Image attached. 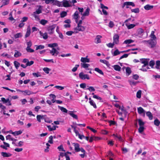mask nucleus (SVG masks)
I'll return each instance as SVG.
<instances>
[{"instance_id":"1","label":"nucleus","mask_w":160,"mask_h":160,"mask_svg":"<svg viewBox=\"0 0 160 160\" xmlns=\"http://www.w3.org/2000/svg\"><path fill=\"white\" fill-rule=\"evenodd\" d=\"M78 9L79 12L81 13V14L82 15H83V16H88L89 15V12L90 10L89 8H87L86 9L85 12L83 13H82V12H83L84 10L83 8H78Z\"/></svg>"},{"instance_id":"2","label":"nucleus","mask_w":160,"mask_h":160,"mask_svg":"<svg viewBox=\"0 0 160 160\" xmlns=\"http://www.w3.org/2000/svg\"><path fill=\"white\" fill-rule=\"evenodd\" d=\"M73 145L74 147V149L76 152H78L80 151L83 152V148L81 147L80 148L79 144L78 143H73Z\"/></svg>"},{"instance_id":"3","label":"nucleus","mask_w":160,"mask_h":160,"mask_svg":"<svg viewBox=\"0 0 160 160\" xmlns=\"http://www.w3.org/2000/svg\"><path fill=\"white\" fill-rule=\"evenodd\" d=\"M71 1L70 0H63L62 2V5L65 7H70L71 6Z\"/></svg>"},{"instance_id":"4","label":"nucleus","mask_w":160,"mask_h":160,"mask_svg":"<svg viewBox=\"0 0 160 160\" xmlns=\"http://www.w3.org/2000/svg\"><path fill=\"white\" fill-rule=\"evenodd\" d=\"M79 77L82 79H87L89 80L90 79V77L88 75V74H85L83 72H80L79 74Z\"/></svg>"},{"instance_id":"5","label":"nucleus","mask_w":160,"mask_h":160,"mask_svg":"<svg viewBox=\"0 0 160 160\" xmlns=\"http://www.w3.org/2000/svg\"><path fill=\"white\" fill-rule=\"evenodd\" d=\"M144 33V30L142 28L138 29L137 31L136 36L139 38H141Z\"/></svg>"},{"instance_id":"6","label":"nucleus","mask_w":160,"mask_h":160,"mask_svg":"<svg viewBox=\"0 0 160 160\" xmlns=\"http://www.w3.org/2000/svg\"><path fill=\"white\" fill-rule=\"evenodd\" d=\"M150 59L149 58H141L140 59V62L143 64L144 66L147 65H148V63Z\"/></svg>"},{"instance_id":"7","label":"nucleus","mask_w":160,"mask_h":160,"mask_svg":"<svg viewBox=\"0 0 160 160\" xmlns=\"http://www.w3.org/2000/svg\"><path fill=\"white\" fill-rule=\"evenodd\" d=\"M156 44V41H153L152 40H149L148 46L151 48H152L155 47Z\"/></svg>"},{"instance_id":"8","label":"nucleus","mask_w":160,"mask_h":160,"mask_svg":"<svg viewBox=\"0 0 160 160\" xmlns=\"http://www.w3.org/2000/svg\"><path fill=\"white\" fill-rule=\"evenodd\" d=\"M119 36L118 34H115L113 37V42L115 44H118L119 42Z\"/></svg>"},{"instance_id":"9","label":"nucleus","mask_w":160,"mask_h":160,"mask_svg":"<svg viewBox=\"0 0 160 160\" xmlns=\"http://www.w3.org/2000/svg\"><path fill=\"white\" fill-rule=\"evenodd\" d=\"M73 18L75 20L76 23H78V18L79 17V12L76 11L72 15Z\"/></svg>"},{"instance_id":"10","label":"nucleus","mask_w":160,"mask_h":160,"mask_svg":"<svg viewBox=\"0 0 160 160\" xmlns=\"http://www.w3.org/2000/svg\"><path fill=\"white\" fill-rule=\"evenodd\" d=\"M138 113L140 114H142L144 117L145 116V111L141 107H139L137 108Z\"/></svg>"},{"instance_id":"11","label":"nucleus","mask_w":160,"mask_h":160,"mask_svg":"<svg viewBox=\"0 0 160 160\" xmlns=\"http://www.w3.org/2000/svg\"><path fill=\"white\" fill-rule=\"evenodd\" d=\"M35 93H34L33 92L28 90H27L24 91L23 92V94L25 96L30 95L31 94H32Z\"/></svg>"},{"instance_id":"12","label":"nucleus","mask_w":160,"mask_h":160,"mask_svg":"<svg viewBox=\"0 0 160 160\" xmlns=\"http://www.w3.org/2000/svg\"><path fill=\"white\" fill-rule=\"evenodd\" d=\"M85 27L81 25H78L75 28V30L80 31H83L85 30Z\"/></svg>"},{"instance_id":"13","label":"nucleus","mask_w":160,"mask_h":160,"mask_svg":"<svg viewBox=\"0 0 160 160\" xmlns=\"http://www.w3.org/2000/svg\"><path fill=\"white\" fill-rule=\"evenodd\" d=\"M38 8L34 12L39 14L42 13V6L41 5H39L38 6Z\"/></svg>"},{"instance_id":"14","label":"nucleus","mask_w":160,"mask_h":160,"mask_svg":"<svg viewBox=\"0 0 160 160\" xmlns=\"http://www.w3.org/2000/svg\"><path fill=\"white\" fill-rule=\"evenodd\" d=\"M31 34V28L29 26L28 27L27 30V32L25 35V37L27 38Z\"/></svg>"},{"instance_id":"15","label":"nucleus","mask_w":160,"mask_h":160,"mask_svg":"<svg viewBox=\"0 0 160 160\" xmlns=\"http://www.w3.org/2000/svg\"><path fill=\"white\" fill-rule=\"evenodd\" d=\"M81 61L82 63H86V62H90V59L89 58H88V56L86 57L83 58L82 57L81 59Z\"/></svg>"},{"instance_id":"16","label":"nucleus","mask_w":160,"mask_h":160,"mask_svg":"<svg viewBox=\"0 0 160 160\" xmlns=\"http://www.w3.org/2000/svg\"><path fill=\"white\" fill-rule=\"evenodd\" d=\"M125 6H132V7H134L135 5L133 2H126L123 3L122 7L123 8Z\"/></svg>"},{"instance_id":"17","label":"nucleus","mask_w":160,"mask_h":160,"mask_svg":"<svg viewBox=\"0 0 160 160\" xmlns=\"http://www.w3.org/2000/svg\"><path fill=\"white\" fill-rule=\"evenodd\" d=\"M1 155L4 157H9L12 156V154L10 153L2 152H1Z\"/></svg>"},{"instance_id":"18","label":"nucleus","mask_w":160,"mask_h":160,"mask_svg":"<svg viewBox=\"0 0 160 160\" xmlns=\"http://www.w3.org/2000/svg\"><path fill=\"white\" fill-rule=\"evenodd\" d=\"M153 7L154 6L153 5L147 4L144 6V8L146 10H149L152 9Z\"/></svg>"},{"instance_id":"19","label":"nucleus","mask_w":160,"mask_h":160,"mask_svg":"<svg viewBox=\"0 0 160 160\" xmlns=\"http://www.w3.org/2000/svg\"><path fill=\"white\" fill-rule=\"evenodd\" d=\"M3 143L4 144V145H0V147L5 149L6 150H7V147H9L10 146L9 144L7 143H6L5 142H3Z\"/></svg>"},{"instance_id":"20","label":"nucleus","mask_w":160,"mask_h":160,"mask_svg":"<svg viewBox=\"0 0 160 160\" xmlns=\"http://www.w3.org/2000/svg\"><path fill=\"white\" fill-rule=\"evenodd\" d=\"M32 15L35 18V20L36 21H39L40 20V19L39 18V16L38 15V14H37L34 12H33Z\"/></svg>"},{"instance_id":"21","label":"nucleus","mask_w":160,"mask_h":160,"mask_svg":"<svg viewBox=\"0 0 160 160\" xmlns=\"http://www.w3.org/2000/svg\"><path fill=\"white\" fill-rule=\"evenodd\" d=\"M40 35L44 39H46L48 38V36L47 33L46 32H45L44 33L40 31L39 32Z\"/></svg>"},{"instance_id":"22","label":"nucleus","mask_w":160,"mask_h":160,"mask_svg":"<svg viewBox=\"0 0 160 160\" xmlns=\"http://www.w3.org/2000/svg\"><path fill=\"white\" fill-rule=\"evenodd\" d=\"M53 4L59 7L62 6V2H60L57 0H54Z\"/></svg>"},{"instance_id":"23","label":"nucleus","mask_w":160,"mask_h":160,"mask_svg":"<svg viewBox=\"0 0 160 160\" xmlns=\"http://www.w3.org/2000/svg\"><path fill=\"white\" fill-rule=\"evenodd\" d=\"M149 68H150L148 66V65H146L144 67V65H142V68L140 69V70L143 72H146L147 71L148 69Z\"/></svg>"},{"instance_id":"24","label":"nucleus","mask_w":160,"mask_h":160,"mask_svg":"<svg viewBox=\"0 0 160 160\" xmlns=\"http://www.w3.org/2000/svg\"><path fill=\"white\" fill-rule=\"evenodd\" d=\"M125 25L126 26L128 29H131L133 28L136 26L134 24H128L127 23L125 24Z\"/></svg>"},{"instance_id":"25","label":"nucleus","mask_w":160,"mask_h":160,"mask_svg":"<svg viewBox=\"0 0 160 160\" xmlns=\"http://www.w3.org/2000/svg\"><path fill=\"white\" fill-rule=\"evenodd\" d=\"M155 33V32L154 31H152L151 32V34L150 35V37L151 38V40H155L156 39V37L155 36V35L154 34Z\"/></svg>"},{"instance_id":"26","label":"nucleus","mask_w":160,"mask_h":160,"mask_svg":"<svg viewBox=\"0 0 160 160\" xmlns=\"http://www.w3.org/2000/svg\"><path fill=\"white\" fill-rule=\"evenodd\" d=\"M146 115L148 117L150 120H152L153 118V116L152 113L149 111L146 112Z\"/></svg>"},{"instance_id":"27","label":"nucleus","mask_w":160,"mask_h":160,"mask_svg":"<svg viewBox=\"0 0 160 160\" xmlns=\"http://www.w3.org/2000/svg\"><path fill=\"white\" fill-rule=\"evenodd\" d=\"M102 38V37L101 36L99 35H97L95 38V40L96 41V43H98L101 42V38Z\"/></svg>"},{"instance_id":"28","label":"nucleus","mask_w":160,"mask_h":160,"mask_svg":"<svg viewBox=\"0 0 160 160\" xmlns=\"http://www.w3.org/2000/svg\"><path fill=\"white\" fill-rule=\"evenodd\" d=\"M9 16L10 17L8 19L9 20L12 22V23H14L16 22V20L13 17H12V12H11V13L9 14Z\"/></svg>"},{"instance_id":"29","label":"nucleus","mask_w":160,"mask_h":160,"mask_svg":"<svg viewBox=\"0 0 160 160\" xmlns=\"http://www.w3.org/2000/svg\"><path fill=\"white\" fill-rule=\"evenodd\" d=\"M22 53L17 50H15V52L14 54V57L15 58H18L21 56Z\"/></svg>"},{"instance_id":"30","label":"nucleus","mask_w":160,"mask_h":160,"mask_svg":"<svg viewBox=\"0 0 160 160\" xmlns=\"http://www.w3.org/2000/svg\"><path fill=\"white\" fill-rule=\"evenodd\" d=\"M134 42V41L132 39H127L126 40L123 42V44H128L130 43H132Z\"/></svg>"},{"instance_id":"31","label":"nucleus","mask_w":160,"mask_h":160,"mask_svg":"<svg viewBox=\"0 0 160 160\" xmlns=\"http://www.w3.org/2000/svg\"><path fill=\"white\" fill-rule=\"evenodd\" d=\"M81 65L82 68H88L90 66V64L88 63H81Z\"/></svg>"},{"instance_id":"32","label":"nucleus","mask_w":160,"mask_h":160,"mask_svg":"<svg viewBox=\"0 0 160 160\" xmlns=\"http://www.w3.org/2000/svg\"><path fill=\"white\" fill-rule=\"evenodd\" d=\"M155 68L157 69H160V61L158 60L156 61Z\"/></svg>"},{"instance_id":"33","label":"nucleus","mask_w":160,"mask_h":160,"mask_svg":"<svg viewBox=\"0 0 160 160\" xmlns=\"http://www.w3.org/2000/svg\"><path fill=\"white\" fill-rule=\"evenodd\" d=\"M94 70L101 75H104V73L103 72L98 68H95Z\"/></svg>"},{"instance_id":"34","label":"nucleus","mask_w":160,"mask_h":160,"mask_svg":"<svg viewBox=\"0 0 160 160\" xmlns=\"http://www.w3.org/2000/svg\"><path fill=\"white\" fill-rule=\"evenodd\" d=\"M58 46V44L56 43L49 44L48 45V47L52 48H54L55 47H57Z\"/></svg>"},{"instance_id":"35","label":"nucleus","mask_w":160,"mask_h":160,"mask_svg":"<svg viewBox=\"0 0 160 160\" xmlns=\"http://www.w3.org/2000/svg\"><path fill=\"white\" fill-rule=\"evenodd\" d=\"M113 67L114 69L116 71H120L121 70V68L118 65H114Z\"/></svg>"},{"instance_id":"36","label":"nucleus","mask_w":160,"mask_h":160,"mask_svg":"<svg viewBox=\"0 0 160 160\" xmlns=\"http://www.w3.org/2000/svg\"><path fill=\"white\" fill-rule=\"evenodd\" d=\"M22 133V131L21 130H19L18 131H16L14 132H13V135L14 136H16Z\"/></svg>"},{"instance_id":"37","label":"nucleus","mask_w":160,"mask_h":160,"mask_svg":"<svg viewBox=\"0 0 160 160\" xmlns=\"http://www.w3.org/2000/svg\"><path fill=\"white\" fill-rule=\"evenodd\" d=\"M120 53H121V52H119L118 49H117L113 53H112V54L113 56H115L119 54Z\"/></svg>"},{"instance_id":"38","label":"nucleus","mask_w":160,"mask_h":160,"mask_svg":"<svg viewBox=\"0 0 160 160\" xmlns=\"http://www.w3.org/2000/svg\"><path fill=\"white\" fill-rule=\"evenodd\" d=\"M44 118V116L43 115H38L37 116V120L39 122H41V119H43Z\"/></svg>"},{"instance_id":"39","label":"nucleus","mask_w":160,"mask_h":160,"mask_svg":"<svg viewBox=\"0 0 160 160\" xmlns=\"http://www.w3.org/2000/svg\"><path fill=\"white\" fill-rule=\"evenodd\" d=\"M112 136L115 137L116 138L118 139L119 141H122V139L120 136L115 134H113Z\"/></svg>"},{"instance_id":"40","label":"nucleus","mask_w":160,"mask_h":160,"mask_svg":"<svg viewBox=\"0 0 160 160\" xmlns=\"http://www.w3.org/2000/svg\"><path fill=\"white\" fill-rule=\"evenodd\" d=\"M59 108L63 112L67 113L68 110L60 106H58Z\"/></svg>"},{"instance_id":"41","label":"nucleus","mask_w":160,"mask_h":160,"mask_svg":"<svg viewBox=\"0 0 160 160\" xmlns=\"http://www.w3.org/2000/svg\"><path fill=\"white\" fill-rule=\"evenodd\" d=\"M48 22V21L47 20L43 19H42L40 22V23L43 25H45Z\"/></svg>"},{"instance_id":"42","label":"nucleus","mask_w":160,"mask_h":160,"mask_svg":"<svg viewBox=\"0 0 160 160\" xmlns=\"http://www.w3.org/2000/svg\"><path fill=\"white\" fill-rule=\"evenodd\" d=\"M56 49L54 48H52V50L50 51V53L52 55L54 56L55 54V52Z\"/></svg>"},{"instance_id":"43","label":"nucleus","mask_w":160,"mask_h":160,"mask_svg":"<svg viewBox=\"0 0 160 160\" xmlns=\"http://www.w3.org/2000/svg\"><path fill=\"white\" fill-rule=\"evenodd\" d=\"M148 64L149 66L152 68L155 65V62L154 60H151L149 62Z\"/></svg>"},{"instance_id":"44","label":"nucleus","mask_w":160,"mask_h":160,"mask_svg":"<svg viewBox=\"0 0 160 160\" xmlns=\"http://www.w3.org/2000/svg\"><path fill=\"white\" fill-rule=\"evenodd\" d=\"M9 0H2L1 2V3L3 5H7L9 3Z\"/></svg>"},{"instance_id":"45","label":"nucleus","mask_w":160,"mask_h":160,"mask_svg":"<svg viewBox=\"0 0 160 160\" xmlns=\"http://www.w3.org/2000/svg\"><path fill=\"white\" fill-rule=\"evenodd\" d=\"M142 92L140 90H138L137 92V97L138 98H140L141 97Z\"/></svg>"},{"instance_id":"46","label":"nucleus","mask_w":160,"mask_h":160,"mask_svg":"<svg viewBox=\"0 0 160 160\" xmlns=\"http://www.w3.org/2000/svg\"><path fill=\"white\" fill-rule=\"evenodd\" d=\"M138 121L140 127L143 126L144 124V122H143L142 120L139 119L138 120Z\"/></svg>"},{"instance_id":"47","label":"nucleus","mask_w":160,"mask_h":160,"mask_svg":"<svg viewBox=\"0 0 160 160\" xmlns=\"http://www.w3.org/2000/svg\"><path fill=\"white\" fill-rule=\"evenodd\" d=\"M154 123L155 125L158 126L160 124V122L158 119H156L155 120Z\"/></svg>"},{"instance_id":"48","label":"nucleus","mask_w":160,"mask_h":160,"mask_svg":"<svg viewBox=\"0 0 160 160\" xmlns=\"http://www.w3.org/2000/svg\"><path fill=\"white\" fill-rule=\"evenodd\" d=\"M126 72L128 75H129L131 73V69L129 67L127 68L126 69Z\"/></svg>"},{"instance_id":"49","label":"nucleus","mask_w":160,"mask_h":160,"mask_svg":"<svg viewBox=\"0 0 160 160\" xmlns=\"http://www.w3.org/2000/svg\"><path fill=\"white\" fill-rule=\"evenodd\" d=\"M45 3L46 4L53 3L54 0H44Z\"/></svg>"},{"instance_id":"50","label":"nucleus","mask_w":160,"mask_h":160,"mask_svg":"<svg viewBox=\"0 0 160 160\" xmlns=\"http://www.w3.org/2000/svg\"><path fill=\"white\" fill-rule=\"evenodd\" d=\"M100 62L105 64L107 66L109 64L108 62L106 60L101 59L100 60Z\"/></svg>"},{"instance_id":"51","label":"nucleus","mask_w":160,"mask_h":160,"mask_svg":"<svg viewBox=\"0 0 160 160\" xmlns=\"http://www.w3.org/2000/svg\"><path fill=\"white\" fill-rule=\"evenodd\" d=\"M69 114L73 118H75L76 119L78 118L77 116L73 113L72 112H70L69 113Z\"/></svg>"},{"instance_id":"52","label":"nucleus","mask_w":160,"mask_h":160,"mask_svg":"<svg viewBox=\"0 0 160 160\" xmlns=\"http://www.w3.org/2000/svg\"><path fill=\"white\" fill-rule=\"evenodd\" d=\"M36 50H38V49H43L44 48V46L43 45H40L37 46L36 45Z\"/></svg>"},{"instance_id":"53","label":"nucleus","mask_w":160,"mask_h":160,"mask_svg":"<svg viewBox=\"0 0 160 160\" xmlns=\"http://www.w3.org/2000/svg\"><path fill=\"white\" fill-rule=\"evenodd\" d=\"M53 137L52 136H50L49 137V140L48 141V142L50 144H52Z\"/></svg>"},{"instance_id":"54","label":"nucleus","mask_w":160,"mask_h":160,"mask_svg":"<svg viewBox=\"0 0 160 160\" xmlns=\"http://www.w3.org/2000/svg\"><path fill=\"white\" fill-rule=\"evenodd\" d=\"M14 64L16 68L17 69L18 68V67L20 65V63L16 61H15L14 62Z\"/></svg>"},{"instance_id":"55","label":"nucleus","mask_w":160,"mask_h":160,"mask_svg":"<svg viewBox=\"0 0 160 160\" xmlns=\"http://www.w3.org/2000/svg\"><path fill=\"white\" fill-rule=\"evenodd\" d=\"M89 102L90 104V105H91L93 106V107L94 108H97V106L96 105V104L93 101H89Z\"/></svg>"},{"instance_id":"56","label":"nucleus","mask_w":160,"mask_h":160,"mask_svg":"<svg viewBox=\"0 0 160 160\" xmlns=\"http://www.w3.org/2000/svg\"><path fill=\"white\" fill-rule=\"evenodd\" d=\"M58 149L59 151L65 152V151L64 150L63 146L62 145H60V146L58 147Z\"/></svg>"},{"instance_id":"57","label":"nucleus","mask_w":160,"mask_h":160,"mask_svg":"<svg viewBox=\"0 0 160 160\" xmlns=\"http://www.w3.org/2000/svg\"><path fill=\"white\" fill-rule=\"evenodd\" d=\"M22 34L21 33H18L15 34L14 36V37L15 38H19L22 37Z\"/></svg>"},{"instance_id":"58","label":"nucleus","mask_w":160,"mask_h":160,"mask_svg":"<svg viewBox=\"0 0 160 160\" xmlns=\"http://www.w3.org/2000/svg\"><path fill=\"white\" fill-rule=\"evenodd\" d=\"M67 15V13L65 11L62 12L60 14L61 17L64 18Z\"/></svg>"},{"instance_id":"59","label":"nucleus","mask_w":160,"mask_h":160,"mask_svg":"<svg viewBox=\"0 0 160 160\" xmlns=\"http://www.w3.org/2000/svg\"><path fill=\"white\" fill-rule=\"evenodd\" d=\"M43 70L45 73L47 74H48L49 73L50 69L48 68H43Z\"/></svg>"},{"instance_id":"60","label":"nucleus","mask_w":160,"mask_h":160,"mask_svg":"<svg viewBox=\"0 0 160 160\" xmlns=\"http://www.w3.org/2000/svg\"><path fill=\"white\" fill-rule=\"evenodd\" d=\"M114 25V22L112 21H110L108 24V26L110 28H112Z\"/></svg>"},{"instance_id":"61","label":"nucleus","mask_w":160,"mask_h":160,"mask_svg":"<svg viewBox=\"0 0 160 160\" xmlns=\"http://www.w3.org/2000/svg\"><path fill=\"white\" fill-rule=\"evenodd\" d=\"M144 128L143 126L140 127L138 129V132L140 133H142L143 131Z\"/></svg>"},{"instance_id":"62","label":"nucleus","mask_w":160,"mask_h":160,"mask_svg":"<svg viewBox=\"0 0 160 160\" xmlns=\"http://www.w3.org/2000/svg\"><path fill=\"white\" fill-rule=\"evenodd\" d=\"M128 82L131 85H135L137 83L136 82H135L134 81L132 80H129Z\"/></svg>"},{"instance_id":"63","label":"nucleus","mask_w":160,"mask_h":160,"mask_svg":"<svg viewBox=\"0 0 160 160\" xmlns=\"http://www.w3.org/2000/svg\"><path fill=\"white\" fill-rule=\"evenodd\" d=\"M79 65L77 64L75 65V66L72 69V71L73 72L76 71L77 69L79 67Z\"/></svg>"},{"instance_id":"64","label":"nucleus","mask_w":160,"mask_h":160,"mask_svg":"<svg viewBox=\"0 0 160 160\" xmlns=\"http://www.w3.org/2000/svg\"><path fill=\"white\" fill-rule=\"evenodd\" d=\"M1 100L2 102H3V103H7L9 101V99H6L4 98H1Z\"/></svg>"}]
</instances>
